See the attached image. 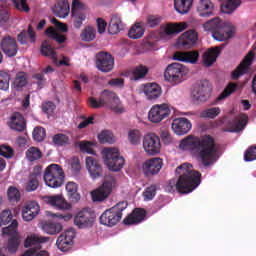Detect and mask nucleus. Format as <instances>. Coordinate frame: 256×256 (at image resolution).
<instances>
[{
  "label": "nucleus",
  "mask_w": 256,
  "mask_h": 256,
  "mask_svg": "<svg viewBox=\"0 0 256 256\" xmlns=\"http://www.w3.org/2000/svg\"><path fill=\"white\" fill-rule=\"evenodd\" d=\"M40 51L44 57H49L50 59H53L54 61L57 60V52L53 49V41L52 40H46L42 42Z\"/></svg>",
  "instance_id": "nucleus-35"
},
{
  "label": "nucleus",
  "mask_w": 256,
  "mask_h": 256,
  "mask_svg": "<svg viewBox=\"0 0 256 256\" xmlns=\"http://www.w3.org/2000/svg\"><path fill=\"white\" fill-rule=\"evenodd\" d=\"M7 197L9 203H19L21 201V192L17 187L10 186L7 190Z\"/></svg>",
  "instance_id": "nucleus-48"
},
{
  "label": "nucleus",
  "mask_w": 256,
  "mask_h": 256,
  "mask_svg": "<svg viewBox=\"0 0 256 256\" xmlns=\"http://www.w3.org/2000/svg\"><path fill=\"white\" fill-rule=\"evenodd\" d=\"M215 11V5L211 0H200L198 5V13L200 17H211Z\"/></svg>",
  "instance_id": "nucleus-33"
},
{
  "label": "nucleus",
  "mask_w": 256,
  "mask_h": 256,
  "mask_svg": "<svg viewBox=\"0 0 256 256\" xmlns=\"http://www.w3.org/2000/svg\"><path fill=\"white\" fill-rule=\"evenodd\" d=\"M113 191V179L105 180L102 186L92 192L93 201H105Z\"/></svg>",
  "instance_id": "nucleus-19"
},
{
  "label": "nucleus",
  "mask_w": 256,
  "mask_h": 256,
  "mask_svg": "<svg viewBox=\"0 0 256 256\" xmlns=\"http://www.w3.org/2000/svg\"><path fill=\"white\" fill-rule=\"evenodd\" d=\"M19 227V222L14 220L8 227L2 228L3 235H9L7 249L9 253H17L19 251V246L21 245V240L17 237V228Z\"/></svg>",
  "instance_id": "nucleus-10"
},
{
  "label": "nucleus",
  "mask_w": 256,
  "mask_h": 256,
  "mask_svg": "<svg viewBox=\"0 0 256 256\" xmlns=\"http://www.w3.org/2000/svg\"><path fill=\"white\" fill-rule=\"evenodd\" d=\"M189 73L187 67L179 63L169 64L164 72V79L172 85H179L183 82V77Z\"/></svg>",
  "instance_id": "nucleus-8"
},
{
  "label": "nucleus",
  "mask_w": 256,
  "mask_h": 256,
  "mask_svg": "<svg viewBox=\"0 0 256 256\" xmlns=\"http://www.w3.org/2000/svg\"><path fill=\"white\" fill-rule=\"evenodd\" d=\"M253 61H255V53L253 51H249L248 55H246L235 70L232 71L231 79L233 81H237L240 77H243V75L249 74Z\"/></svg>",
  "instance_id": "nucleus-11"
},
{
  "label": "nucleus",
  "mask_w": 256,
  "mask_h": 256,
  "mask_svg": "<svg viewBox=\"0 0 256 256\" xmlns=\"http://www.w3.org/2000/svg\"><path fill=\"white\" fill-rule=\"evenodd\" d=\"M248 123L249 116L247 114H241L228 122V128L225 131L228 133H239V131H243L247 127Z\"/></svg>",
  "instance_id": "nucleus-18"
},
{
  "label": "nucleus",
  "mask_w": 256,
  "mask_h": 256,
  "mask_svg": "<svg viewBox=\"0 0 256 256\" xmlns=\"http://www.w3.org/2000/svg\"><path fill=\"white\" fill-rule=\"evenodd\" d=\"M79 149L82 153L95 155V150H93V147H91V142H87V141L79 142Z\"/></svg>",
  "instance_id": "nucleus-62"
},
{
  "label": "nucleus",
  "mask_w": 256,
  "mask_h": 256,
  "mask_svg": "<svg viewBox=\"0 0 256 256\" xmlns=\"http://www.w3.org/2000/svg\"><path fill=\"white\" fill-rule=\"evenodd\" d=\"M14 6L18 11H24V13H29L31 11V8H29V5H27V0H12Z\"/></svg>",
  "instance_id": "nucleus-60"
},
{
  "label": "nucleus",
  "mask_w": 256,
  "mask_h": 256,
  "mask_svg": "<svg viewBox=\"0 0 256 256\" xmlns=\"http://www.w3.org/2000/svg\"><path fill=\"white\" fill-rule=\"evenodd\" d=\"M75 239V230L69 229L63 232L57 239L56 245L60 251H67L70 245H73Z\"/></svg>",
  "instance_id": "nucleus-24"
},
{
  "label": "nucleus",
  "mask_w": 256,
  "mask_h": 256,
  "mask_svg": "<svg viewBox=\"0 0 256 256\" xmlns=\"http://www.w3.org/2000/svg\"><path fill=\"white\" fill-rule=\"evenodd\" d=\"M74 223L79 229L93 227V223H95V213L88 209H83L75 216Z\"/></svg>",
  "instance_id": "nucleus-15"
},
{
  "label": "nucleus",
  "mask_w": 256,
  "mask_h": 256,
  "mask_svg": "<svg viewBox=\"0 0 256 256\" xmlns=\"http://www.w3.org/2000/svg\"><path fill=\"white\" fill-rule=\"evenodd\" d=\"M99 143H115V136L113 132L109 130H103L100 134H98Z\"/></svg>",
  "instance_id": "nucleus-52"
},
{
  "label": "nucleus",
  "mask_w": 256,
  "mask_h": 256,
  "mask_svg": "<svg viewBox=\"0 0 256 256\" xmlns=\"http://www.w3.org/2000/svg\"><path fill=\"white\" fill-rule=\"evenodd\" d=\"M77 190H78L77 183L68 182L66 184L67 195L72 203H77L81 199V194H79Z\"/></svg>",
  "instance_id": "nucleus-38"
},
{
  "label": "nucleus",
  "mask_w": 256,
  "mask_h": 256,
  "mask_svg": "<svg viewBox=\"0 0 256 256\" xmlns=\"http://www.w3.org/2000/svg\"><path fill=\"white\" fill-rule=\"evenodd\" d=\"M1 49L7 57H15L17 55V41L11 37L4 38L1 42Z\"/></svg>",
  "instance_id": "nucleus-28"
},
{
  "label": "nucleus",
  "mask_w": 256,
  "mask_h": 256,
  "mask_svg": "<svg viewBox=\"0 0 256 256\" xmlns=\"http://www.w3.org/2000/svg\"><path fill=\"white\" fill-rule=\"evenodd\" d=\"M52 142L54 145H57V147H67V145H71L69 136L63 134V133H58L53 136Z\"/></svg>",
  "instance_id": "nucleus-47"
},
{
  "label": "nucleus",
  "mask_w": 256,
  "mask_h": 256,
  "mask_svg": "<svg viewBox=\"0 0 256 256\" xmlns=\"http://www.w3.org/2000/svg\"><path fill=\"white\" fill-rule=\"evenodd\" d=\"M87 19V15L84 12H74L72 13V21L75 29H81L83 21Z\"/></svg>",
  "instance_id": "nucleus-51"
},
{
  "label": "nucleus",
  "mask_w": 256,
  "mask_h": 256,
  "mask_svg": "<svg viewBox=\"0 0 256 256\" xmlns=\"http://www.w3.org/2000/svg\"><path fill=\"white\" fill-rule=\"evenodd\" d=\"M37 189H39V179L30 176L28 182L26 183V191H37Z\"/></svg>",
  "instance_id": "nucleus-61"
},
{
  "label": "nucleus",
  "mask_w": 256,
  "mask_h": 256,
  "mask_svg": "<svg viewBox=\"0 0 256 256\" xmlns=\"http://www.w3.org/2000/svg\"><path fill=\"white\" fill-rule=\"evenodd\" d=\"M27 35L29 36L31 43H35L36 34L33 31V26L31 24L28 25L27 31L24 30L18 35V41L21 45H25L27 43Z\"/></svg>",
  "instance_id": "nucleus-41"
},
{
  "label": "nucleus",
  "mask_w": 256,
  "mask_h": 256,
  "mask_svg": "<svg viewBox=\"0 0 256 256\" xmlns=\"http://www.w3.org/2000/svg\"><path fill=\"white\" fill-rule=\"evenodd\" d=\"M223 47H225V45L216 48H211L203 53L202 59L205 67H211V65H213V63L217 61V57H219V54L221 53V49H223Z\"/></svg>",
  "instance_id": "nucleus-29"
},
{
  "label": "nucleus",
  "mask_w": 256,
  "mask_h": 256,
  "mask_svg": "<svg viewBox=\"0 0 256 256\" xmlns=\"http://www.w3.org/2000/svg\"><path fill=\"white\" fill-rule=\"evenodd\" d=\"M211 91H213V87H211L209 81L204 80L193 89L192 98L194 101L205 103L211 97Z\"/></svg>",
  "instance_id": "nucleus-14"
},
{
  "label": "nucleus",
  "mask_w": 256,
  "mask_h": 256,
  "mask_svg": "<svg viewBox=\"0 0 256 256\" xmlns=\"http://www.w3.org/2000/svg\"><path fill=\"white\" fill-rule=\"evenodd\" d=\"M49 237L39 234H30L24 240V247L27 249L21 256H33L37 251H41L43 243H47Z\"/></svg>",
  "instance_id": "nucleus-9"
},
{
  "label": "nucleus",
  "mask_w": 256,
  "mask_h": 256,
  "mask_svg": "<svg viewBox=\"0 0 256 256\" xmlns=\"http://www.w3.org/2000/svg\"><path fill=\"white\" fill-rule=\"evenodd\" d=\"M143 35H145V28L141 25V23H136L128 31V37L130 39H141Z\"/></svg>",
  "instance_id": "nucleus-42"
},
{
  "label": "nucleus",
  "mask_w": 256,
  "mask_h": 256,
  "mask_svg": "<svg viewBox=\"0 0 256 256\" xmlns=\"http://www.w3.org/2000/svg\"><path fill=\"white\" fill-rule=\"evenodd\" d=\"M239 5H241V0H228L222 4L221 11L227 15H231Z\"/></svg>",
  "instance_id": "nucleus-43"
},
{
  "label": "nucleus",
  "mask_w": 256,
  "mask_h": 256,
  "mask_svg": "<svg viewBox=\"0 0 256 256\" xmlns=\"http://www.w3.org/2000/svg\"><path fill=\"white\" fill-rule=\"evenodd\" d=\"M39 211H41L39 203L36 201H28L22 208V218L27 222L33 221V219L39 215Z\"/></svg>",
  "instance_id": "nucleus-20"
},
{
  "label": "nucleus",
  "mask_w": 256,
  "mask_h": 256,
  "mask_svg": "<svg viewBox=\"0 0 256 256\" xmlns=\"http://www.w3.org/2000/svg\"><path fill=\"white\" fill-rule=\"evenodd\" d=\"M143 147L147 155H157L161 151V139L155 134H147L143 140Z\"/></svg>",
  "instance_id": "nucleus-16"
},
{
  "label": "nucleus",
  "mask_w": 256,
  "mask_h": 256,
  "mask_svg": "<svg viewBox=\"0 0 256 256\" xmlns=\"http://www.w3.org/2000/svg\"><path fill=\"white\" fill-rule=\"evenodd\" d=\"M71 12V8L69 7V2L62 0L55 4L53 8V13L56 17H60V19H65Z\"/></svg>",
  "instance_id": "nucleus-34"
},
{
  "label": "nucleus",
  "mask_w": 256,
  "mask_h": 256,
  "mask_svg": "<svg viewBox=\"0 0 256 256\" xmlns=\"http://www.w3.org/2000/svg\"><path fill=\"white\" fill-rule=\"evenodd\" d=\"M145 217H147V211L143 208H135L131 214H129L126 218H124V225H138L145 221Z\"/></svg>",
  "instance_id": "nucleus-25"
},
{
  "label": "nucleus",
  "mask_w": 256,
  "mask_h": 256,
  "mask_svg": "<svg viewBox=\"0 0 256 256\" xmlns=\"http://www.w3.org/2000/svg\"><path fill=\"white\" fill-rule=\"evenodd\" d=\"M45 137H47V131L45 130V128L41 126H37L36 128H34V131H33L34 141H38V143H41V141L45 140Z\"/></svg>",
  "instance_id": "nucleus-55"
},
{
  "label": "nucleus",
  "mask_w": 256,
  "mask_h": 256,
  "mask_svg": "<svg viewBox=\"0 0 256 256\" xmlns=\"http://www.w3.org/2000/svg\"><path fill=\"white\" fill-rule=\"evenodd\" d=\"M122 30L123 21H121V17L119 15H113L108 26V32L110 35H117Z\"/></svg>",
  "instance_id": "nucleus-36"
},
{
  "label": "nucleus",
  "mask_w": 256,
  "mask_h": 256,
  "mask_svg": "<svg viewBox=\"0 0 256 256\" xmlns=\"http://www.w3.org/2000/svg\"><path fill=\"white\" fill-rule=\"evenodd\" d=\"M11 74L5 71H0V91H9V83Z\"/></svg>",
  "instance_id": "nucleus-50"
},
{
  "label": "nucleus",
  "mask_w": 256,
  "mask_h": 256,
  "mask_svg": "<svg viewBox=\"0 0 256 256\" xmlns=\"http://www.w3.org/2000/svg\"><path fill=\"white\" fill-rule=\"evenodd\" d=\"M175 173L178 175V180L172 179L168 182L166 186L168 193L178 191L182 195H187L201 185V172L194 170L193 165L189 163L178 166Z\"/></svg>",
  "instance_id": "nucleus-2"
},
{
  "label": "nucleus",
  "mask_w": 256,
  "mask_h": 256,
  "mask_svg": "<svg viewBox=\"0 0 256 256\" xmlns=\"http://www.w3.org/2000/svg\"><path fill=\"white\" fill-rule=\"evenodd\" d=\"M174 61H182L183 63H195L199 59V52L197 51H187L181 52L177 51L173 55Z\"/></svg>",
  "instance_id": "nucleus-27"
},
{
  "label": "nucleus",
  "mask_w": 256,
  "mask_h": 256,
  "mask_svg": "<svg viewBox=\"0 0 256 256\" xmlns=\"http://www.w3.org/2000/svg\"><path fill=\"white\" fill-rule=\"evenodd\" d=\"M57 109V106L52 101H47L42 104V111L46 115H51Z\"/></svg>",
  "instance_id": "nucleus-63"
},
{
  "label": "nucleus",
  "mask_w": 256,
  "mask_h": 256,
  "mask_svg": "<svg viewBox=\"0 0 256 256\" xmlns=\"http://www.w3.org/2000/svg\"><path fill=\"white\" fill-rule=\"evenodd\" d=\"M163 168V160L161 158H151L143 163L142 169L144 175L150 177V175H157Z\"/></svg>",
  "instance_id": "nucleus-21"
},
{
  "label": "nucleus",
  "mask_w": 256,
  "mask_h": 256,
  "mask_svg": "<svg viewBox=\"0 0 256 256\" xmlns=\"http://www.w3.org/2000/svg\"><path fill=\"white\" fill-rule=\"evenodd\" d=\"M155 195H157V187L155 185L147 187L145 189V191L143 192V197H144L145 201H152V199H154Z\"/></svg>",
  "instance_id": "nucleus-57"
},
{
  "label": "nucleus",
  "mask_w": 256,
  "mask_h": 256,
  "mask_svg": "<svg viewBox=\"0 0 256 256\" xmlns=\"http://www.w3.org/2000/svg\"><path fill=\"white\" fill-rule=\"evenodd\" d=\"M256 159V146H250L245 154H244V161H255Z\"/></svg>",
  "instance_id": "nucleus-64"
},
{
  "label": "nucleus",
  "mask_w": 256,
  "mask_h": 256,
  "mask_svg": "<svg viewBox=\"0 0 256 256\" xmlns=\"http://www.w3.org/2000/svg\"><path fill=\"white\" fill-rule=\"evenodd\" d=\"M221 113V109L219 107H214L210 109H206L200 113V117L203 119H215Z\"/></svg>",
  "instance_id": "nucleus-54"
},
{
  "label": "nucleus",
  "mask_w": 256,
  "mask_h": 256,
  "mask_svg": "<svg viewBox=\"0 0 256 256\" xmlns=\"http://www.w3.org/2000/svg\"><path fill=\"white\" fill-rule=\"evenodd\" d=\"M42 229L43 232L48 235H57L63 231V225L57 222H44L42 224Z\"/></svg>",
  "instance_id": "nucleus-37"
},
{
  "label": "nucleus",
  "mask_w": 256,
  "mask_h": 256,
  "mask_svg": "<svg viewBox=\"0 0 256 256\" xmlns=\"http://www.w3.org/2000/svg\"><path fill=\"white\" fill-rule=\"evenodd\" d=\"M127 205V201H122L105 210L99 218L101 225L115 227L123 219V212L127 209Z\"/></svg>",
  "instance_id": "nucleus-4"
},
{
  "label": "nucleus",
  "mask_w": 256,
  "mask_h": 256,
  "mask_svg": "<svg viewBox=\"0 0 256 256\" xmlns=\"http://www.w3.org/2000/svg\"><path fill=\"white\" fill-rule=\"evenodd\" d=\"M237 87L238 85L236 83H233V82L229 83L227 87L223 90V92L219 95V97L217 98V101H223V99H227L229 95L237 91Z\"/></svg>",
  "instance_id": "nucleus-53"
},
{
  "label": "nucleus",
  "mask_w": 256,
  "mask_h": 256,
  "mask_svg": "<svg viewBox=\"0 0 256 256\" xmlns=\"http://www.w3.org/2000/svg\"><path fill=\"white\" fill-rule=\"evenodd\" d=\"M47 201L49 205L56 207V209H60V211H69V209H71V204L65 201V198L61 195L48 196Z\"/></svg>",
  "instance_id": "nucleus-32"
},
{
  "label": "nucleus",
  "mask_w": 256,
  "mask_h": 256,
  "mask_svg": "<svg viewBox=\"0 0 256 256\" xmlns=\"http://www.w3.org/2000/svg\"><path fill=\"white\" fill-rule=\"evenodd\" d=\"M197 32L195 30H188L184 32L177 41V46L180 49H191L197 43Z\"/></svg>",
  "instance_id": "nucleus-22"
},
{
  "label": "nucleus",
  "mask_w": 256,
  "mask_h": 256,
  "mask_svg": "<svg viewBox=\"0 0 256 256\" xmlns=\"http://www.w3.org/2000/svg\"><path fill=\"white\" fill-rule=\"evenodd\" d=\"M128 139L132 145H139L141 143V133H139V130H131Z\"/></svg>",
  "instance_id": "nucleus-58"
},
{
  "label": "nucleus",
  "mask_w": 256,
  "mask_h": 256,
  "mask_svg": "<svg viewBox=\"0 0 256 256\" xmlns=\"http://www.w3.org/2000/svg\"><path fill=\"white\" fill-rule=\"evenodd\" d=\"M97 35V30H95L92 26H87L82 33L80 34V38L82 41H86L87 43L93 41Z\"/></svg>",
  "instance_id": "nucleus-45"
},
{
  "label": "nucleus",
  "mask_w": 256,
  "mask_h": 256,
  "mask_svg": "<svg viewBox=\"0 0 256 256\" xmlns=\"http://www.w3.org/2000/svg\"><path fill=\"white\" fill-rule=\"evenodd\" d=\"M193 7V0H174V8L181 15L187 14Z\"/></svg>",
  "instance_id": "nucleus-39"
},
{
  "label": "nucleus",
  "mask_w": 256,
  "mask_h": 256,
  "mask_svg": "<svg viewBox=\"0 0 256 256\" xmlns=\"http://www.w3.org/2000/svg\"><path fill=\"white\" fill-rule=\"evenodd\" d=\"M95 65L98 71L102 73H110V71L115 67V59L109 52H98L95 55Z\"/></svg>",
  "instance_id": "nucleus-12"
},
{
  "label": "nucleus",
  "mask_w": 256,
  "mask_h": 256,
  "mask_svg": "<svg viewBox=\"0 0 256 256\" xmlns=\"http://www.w3.org/2000/svg\"><path fill=\"white\" fill-rule=\"evenodd\" d=\"M179 148L183 151H192L204 167H210L219 159V146L215 142V138L209 134L200 137L188 135L181 140Z\"/></svg>",
  "instance_id": "nucleus-1"
},
{
  "label": "nucleus",
  "mask_w": 256,
  "mask_h": 256,
  "mask_svg": "<svg viewBox=\"0 0 256 256\" xmlns=\"http://www.w3.org/2000/svg\"><path fill=\"white\" fill-rule=\"evenodd\" d=\"M27 83V73L19 72L16 74L12 87L15 91H22L23 87H27Z\"/></svg>",
  "instance_id": "nucleus-40"
},
{
  "label": "nucleus",
  "mask_w": 256,
  "mask_h": 256,
  "mask_svg": "<svg viewBox=\"0 0 256 256\" xmlns=\"http://www.w3.org/2000/svg\"><path fill=\"white\" fill-rule=\"evenodd\" d=\"M45 33H46V35L51 37L56 43L61 44V43H65V41H67V37H65V35L59 34L57 31H55L53 26L48 27L46 29Z\"/></svg>",
  "instance_id": "nucleus-49"
},
{
  "label": "nucleus",
  "mask_w": 256,
  "mask_h": 256,
  "mask_svg": "<svg viewBox=\"0 0 256 256\" xmlns=\"http://www.w3.org/2000/svg\"><path fill=\"white\" fill-rule=\"evenodd\" d=\"M204 31H210L216 41H227L235 35V28L223 22L219 17L207 21L203 25Z\"/></svg>",
  "instance_id": "nucleus-3"
},
{
  "label": "nucleus",
  "mask_w": 256,
  "mask_h": 256,
  "mask_svg": "<svg viewBox=\"0 0 256 256\" xmlns=\"http://www.w3.org/2000/svg\"><path fill=\"white\" fill-rule=\"evenodd\" d=\"M147 73H149V68L140 64L133 69L132 77L134 81H139V79H145Z\"/></svg>",
  "instance_id": "nucleus-44"
},
{
  "label": "nucleus",
  "mask_w": 256,
  "mask_h": 256,
  "mask_svg": "<svg viewBox=\"0 0 256 256\" xmlns=\"http://www.w3.org/2000/svg\"><path fill=\"white\" fill-rule=\"evenodd\" d=\"M86 169L91 177V179H101L104 175L103 166L95 157L88 156L85 159Z\"/></svg>",
  "instance_id": "nucleus-17"
},
{
  "label": "nucleus",
  "mask_w": 256,
  "mask_h": 256,
  "mask_svg": "<svg viewBox=\"0 0 256 256\" xmlns=\"http://www.w3.org/2000/svg\"><path fill=\"white\" fill-rule=\"evenodd\" d=\"M192 127L191 121L187 118H176L172 122V131L176 135H187Z\"/></svg>",
  "instance_id": "nucleus-23"
},
{
  "label": "nucleus",
  "mask_w": 256,
  "mask_h": 256,
  "mask_svg": "<svg viewBox=\"0 0 256 256\" xmlns=\"http://www.w3.org/2000/svg\"><path fill=\"white\" fill-rule=\"evenodd\" d=\"M13 212L7 209L1 212L0 214V225H9V223H13Z\"/></svg>",
  "instance_id": "nucleus-56"
},
{
  "label": "nucleus",
  "mask_w": 256,
  "mask_h": 256,
  "mask_svg": "<svg viewBox=\"0 0 256 256\" xmlns=\"http://www.w3.org/2000/svg\"><path fill=\"white\" fill-rule=\"evenodd\" d=\"M144 94L146 95L148 101H155L161 97V86L157 83H149L144 86Z\"/></svg>",
  "instance_id": "nucleus-30"
},
{
  "label": "nucleus",
  "mask_w": 256,
  "mask_h": 256,
  "mask_svg": "<svg viewBox=\"0 0 256 256\" xmlns=\"http://www.w3.org/2000/svg\"><path fill=\"white\" fill-rule=\"evenodd\" d=\"M169 115H171V106L169 104L154 105L148 113V119L151 123H161Z\"/></svg>",
  "instance_id": "nucleus-13"
},
{
  "label": "nucleus",
  "mask_w": 256,
  "mask_h": 256,
  "mask_svg": "<svg viewBox=\"0 0 256 256\" xmlns=\"http://www.w3.org/2000/svg\"><path fill=\"white\" fill-rule=\"evenodd\" d=\"M44 181L48 187L52 189H57L65 183V172L59 164L49 165L44 172Z\"/></svg>",
  "instance_id": "nucleus-7"
},
{
  "label": "nucleus",
  "mask_w": 256,
  "mask_h": 256,
  "mask_svg": "<svg viewBox=\"0 0 256 256\" xmlns=\"http://www.w3.org/2000/svg\"><path fill=\"white\" fill-rule=\"evenodd\" d=\"M43 157V153L41 152V149L32 146L26 151V159L28 161L33 162V161H39Z\"/></svg>",
  "instance_id": "nucleus-46"
},
{
  "label": "nucleus",
  "mask_w": 256,
  "mask_h": 256,
  "mask_svg": "<svg viewBox=\"0 0 256 256\" xmlns=\"http://www.w3.org/2000/svg\"><path fill=\"white\" fill-rule=\"evenodd\" d=\"M14 154L15 151H13V148H11L10 146H7L5 144L0 145V155L2 157H5L6 159H11Z\"/></svg>",
  "instance_id": "nucleus-59"
},
{
  "label": "nucleus",
  "mask_w": 256,
  "mask_h": 256,
  "mask_svg": "<svg viewBox=\"0 0 256 256\" xmlns=\"http://www.w3.org/2000/svg\"><path fill=\"white\" fill-rule=\"evenodd\" d=\"M10 129L18 131L19 133H23V131L27 129V122L21 113L15 112L11 116Z\"/></svg>",
  "instance_id": "nucleus-26"
},
{
  "label": "nucleus",
  "mask_w": 256,
  "mask_h": 256,
  "mask_svg": "<svg viewBox=\"0 0 256 256\" xmlns=\"http://www.w3.org/2000/svg\"><path fill=\"white\" fill-rule=\"evenodd\" d=\"M187 29V23L180 22L175 24H167L164 30L160 33V37H165L169 35H177V33H181Z\"/></svg>",
  "instance_id": "nucleus-31"
},
{
  "label": "nucleus",
  "mask_w": 256,
  "mask_h": 256,
  "mask_svg": "<svg viewBox=\"0 0 256 256\" xmlns=\"http://www.w3.org/2000/svg\"><path fill=\"white\" fill-rule=\"evenodd\" d=\"M102 155L104 165H106L109 171L117 173L125 166V158L121 156L117 148H104Z\"/></svg>",
  "instance_id": "nucleus-6"
},
{
  "label": "nucleus",
  "mask_w": 256,
  "mask_h": 256,
  "mask_svg": "<svg viewBox=\"0 0 256 256\" xmlns=\"http://www.w3.org/2000/svg\"><path fill=\"white\" fill-rule=\"evenodd\" d=\"M121 104V100H119V97L115 92L104 90L99 100H96L94 97H90L88 99V105L92 107V109H100V107H110L111 109H114L117 111V107Z\"/></svg>",
  "instance_id": "nucleus-5"
}]
</instances>
